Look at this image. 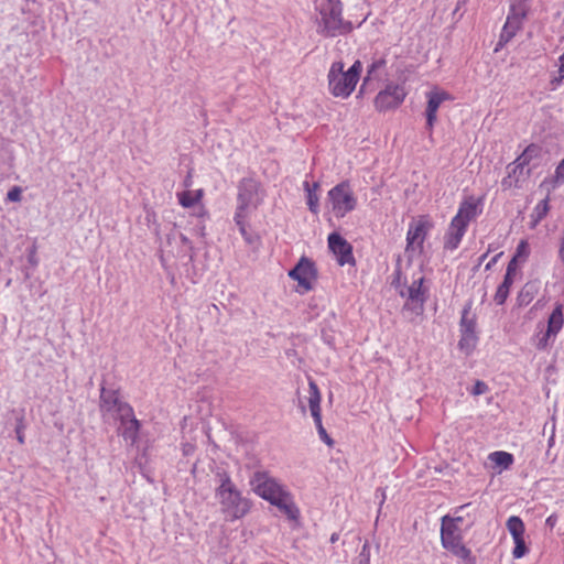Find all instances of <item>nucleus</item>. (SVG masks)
<instances>
[{
    "instance_id": "1",
    "label": "nucleus",
    "mask_w": 564,
    "mask_h": 564,
    "mask_svg": "<svg viewBox=\"0 0 564 564\" xmlns=\"http://www.w3.org/2000/svg\"><path fill=\"white\" fill-rule=\"evenodd\" d=\"M317 33L325 37L349 34L354 25L343 17V4L339 0H317Z\"/></svg>"
},
{
    "instance_id": "2",
    "label": "nucleus",
    "mask_w": 564,
    "mask_h": 564,
    "mask_svg": "<svg viewBox=\"0 0 564 564\" xmlns=\"http://www.w3.org/2000/svg\"><path fill=\"white\" fill-rule=\"evenodd\" d=\"M362 64L356 61L348 70L344 72V63L334 62L328 70V88L334 97L348 98L355 90L360 78Z\"/></svg>"
},
{
    "instance_id": "3",
    "label": "nucleus",
    "mask_w": 564,
    "mask_h": 564,
    "mask_svg": "<svg viewBox=\"0 0 564 564\" xmlns=\"http://www.w3.org/2000/svg\"><path fill=\"white\" fill-rule=\"evenodd\" d=\"M480 199L473 196L466 198L459 206L456 216L452 219L445 236L444 248L454 250L458 247L466 232L468 224L476 218Z\"/></svg>"
},
{
    "instance_id": "4",
    "label": "nucleus",
    "mask_w": 564,
    "mask_h": 564,
    "mask_svg": "<svg viewBox=\"0 0 564 564\" xmlns=\"http://www.w3.org/2000/svg\"><path fill=\"white\" fill-rule=\"evenodd\" d=\"M220 511L228 521H236L247 516L251 509V501L242 495L237 486L221 492H216Z\"/></svg>"
},
{
    "instance_id": "5",
    "label": "nucleus",
    "mask_w": 564,
    "mask_h": 564,
    "mask_svg": "<svg viewBox=\"0 0 564 564\" xmlns=\"http://www.w3.org/2000/svg\"><path fill=\"white\" fill-rule=\"evenodd\" d=\"M424 276H419L412 281L410 285H403L399 293L402 297H406V302L402 307L403 314L410 315V321L421 316L424 312V303L426 301V289L423 288Z\"/></svg>"
},
{
    "instance_id": "6",
    "label": "nucleus",
    "mask_w": 564,
    "mask_h": 564,
    "mask_svg": "<svg viewBox=\"0 0 564 564\" xmlns=\"http://www.w3.org/2000/svg\"><path fill=\"white\" fill-rule=\"evenodd\" d=\"M328 199L332 204V210L337 218L345 217L357 206L355 197L348 182H341L328 192Z\"/></svg>"
},
{
    "instance_id": "7",
    "label": "nucleus",
    "mask_w": 564,
    "mask_h": 564,
    "mask_svg": "<svg viewBox=\"0 0 564 564\" xmlns=\"http://www.w3.org/2000/svg\"><path fill=\"white\" fill-rule=\"evenodd\" d=\"M237 213H248L249 208L257 209L262 202L260 184L253 178H243L238 186Z\"/></svg>"
},
{
    "instance_id": "8",
    "label": "nucleus",
    "mask_w": 564,
    "mask_h": 564,
    "mask_svg": "<svg viewBox=\"0 0 564 564\" xmlns=\"http://www.w3.org/2000/svg\"><path fill=\"white\" fill-rule=\"evenodd\" d=\"M251 485L253 486L254 492L268 500L271 505L288 492L275 479L269 477L265 473H256L251 479Z\"/></svg>"
},
{
    "instance_id": "9",
    "label": "nucleus",
    "mask_w": 564,
    "mask_h": 564,
    "mask_svg": "<svg viewBox=\"0 0 564 564\" xmlns=\"http://www.w3.org/2000/svg\"><path fill=\"white\" fill-rule=\"evenodd\" d=\"M117 419L120 422L118 427L119 435H121L130 446H134L139 440L141 423L135 417L132 406L123 405L120 410V416Z\"/></svg>"
},
{
    "instance_id": "10",
    "label": "nucleus",
    "mask_w": 564,
    "mask_h": 564,
    "mask_svg": "<svg viewBox=\"0 0 564 564\" xmlns=\"http://www.w3.org/2000/svg\"><path fill=\"white\" fill-rule=\"evenodd\" d=\"M404 87L397 84H388L375 98V106L379 111H386L400 106L405 98Z\"/></svg>"
},
{
    "instance_id": "11",
    "label": "nucleus",
    "mask_w": 564,
    "mask_h": 564,
    "mask_svg": "<svg viewBox=\"0 0 564 564\" xmlns=\"http://www.w3.org/2000/svg\"><path fill=\"white\" fill-rule=\"evenodd\" d=\"M310 397H308V405L311 410V414L314 419L316 429L321 438L329 446L333 445V440L327 434L326 430L322 424V414H321V392L315 381L310 380Z\"/></svg>"
},
{
    "instance_id": "12",
    "label": "nucleus",
    "mask_w": 564,
    "mask_h": 564,
    "mask_svg": "<svg viewBox=\"0 0 564 564\" xmlns=\"http://www.w3.org/2000/svg\"><path fill=\"white\" fill-rule=\"evenodd\" d=\"M289 276L297 281L299 285L304 288L305 291H310L313 289L312 280L317 278L315 263L302 257L297 264L289 272Z\"/></svg>"
},
{
    "instance_id": "13",
    "label": "nucleus",
    "mask_w": 564,
    "mask_h": 564,
    "mask_svg": "<svg viewBox=\"0 0 564 564\" xmlns=\"http://www.w3.org/2000/svg\"><path fill=\"white\" fill-rule=\"evenodd\" d=\"M441 541L444 549L463 560L464 564H475V558L471 556L470 550L463 543L462 534L455 535L449 530L441 532Z\"/></svg>"
},
{
    "instance_id": "14",
    "label": "nucleus",
    "mask_w": 564,
    "mask_h": 564,
    "mask_svg": "<svg viewBox=\"0 0 564 564\" xmlns=\"http://www.w3.org/2000/svg\"><path fill=\"white\" fill-rule=\"evenodd\" d=\"M328 247L332 250V252L337 257L339 265L355 264L352 247L339 234L332 232L328 236Z\"/></svg>"
},
{
    "instance_id": "15",
    "label": "nucleus",
    "mask_w": 564,
    "mask_h": 564,
    "mask_svg": "<svg viewBox=\"0 0 564 564\" xmlns=\"http://www.w3.org/2000/svg\"><path fill=\"white\" fill-rule=\"evenodd\" d=\"M427 107H426V126L432 130L437 117L436 112L444 100L451 99V96L446 91H431L427 94Z\"/></svg>"
},
{
    "instance_id": "16",
    "label": "nucleus",
    "mask_w": 564,
    "mask_h": 564,
    "mask_svg": "<svg viewBox=\"0 0 564 564\" xmlns=\"http://www.w3.org/2000/svg\"><path fill=\"white\" fill-rule=\"evenodd\" d=\"M123 405H130L123 402L119 398V393L116 390H107L101 388L100 391V409L106 412H116L117 417L120 416V410Z\"/></svg>"
},
{
    "instance_id": "17",
    "label": "nucleus",
    "mask_w": 564,
    "mask_h": 564,
    "mask_svg": "<svg viewBox=\"0 0 564 564\" xmlns=\"http://www.w3.org/2000/svg\"><path fill=\"white\" fill-rule=\"evenodd\" d=\"M273 506H275L288 519L297 521L300 518V510L293 502V499L289 492L278 499Z\"/></svg>"
},
{
    "instance_id": "18",
    "label": "nucleus",
    "mask_w": 564,
    "mask_h": 564,
    "mask_svg": "<svg viewBox=\"0 0 564 564\" xmlns=\"http://www.w3.org/2000/svg\"><path fill=\"white\" fill-rule=\"evenodd\" d=\"M426 236V224L424 221H419L414 226H411L409 228L408 235H406V249L410 247H413L415 243L421 248L423 245V241Z\"/></svg>"
},
{
    "instance_id": "19",
    "label": "nucleus",
    "mask_w": 564,
    "mask_h": 564,
    "mask_svg": "<svg viewBox=\"0 0 564 564\" xmlns=\"http://www.w3.org/2000/svg\"><path fill=\"white\" fill-rule=\"evenodd\" d=\"M387 61L384 57H378L372 61V63L369 65L367 75L364 78L362 85L360 87L359 94H364L366 86L368 83H370L372 79H377L381 75V70L386 68Z\"/></svg>"
},
{
    "instance_id": "20",
    "label": "nucleus",
    "mask_w": 564,
    "mask_h": 564,
    "mask_svg": "<svg viewBox=\"0 0 564 564\" xmlns=\"http://www.w3.org/2000/svg\"><path fill=\"white\" fill-rule=\"evenodd\" d=\"M471 302H468L460 318V334L477 335L476 333V316L470 314Z\"/></svg>"
},
{
    "instance_id": "21",
    "label": "nucleus",
    "mask_w": 564,
    "mask_h": 564,
    "mask_svg": "<svg viewBox=\"0 0 564 564\" xmlns=\"http://www.w3.org/2000/svg\"><path fill=\"white\" fill-rule=\"evenodd\" d=\"M564 323L563 306L557 304L547 321L546 336H556Z\"/></svg>"
},
{
    "instance_id": "22",
    "label": "nucleus",
    "mask_w": 564,
    "mask_h": 564,
    "mask_svg": "<svg viewBox=\"0 0 564 564\" xmlns=\"http://www.w3.org/2000/svg\"><path fill=\"white\" fill-rule=\"evenodd\" d=\"M520 29H521V24H519L518 22H512V20L511 21L507 20L502 28V31H501L499 41L497 43V46L495 48V52H498L507 43H509Z\"/></svg>"
},
{
    "instance_id": "23",
    "label": "nucleus",
    "mask_w": 564,
    "mask_h": 564,
    "mask_svg": "<svg viewBox=\"0 0 564 564\" xmlns=\"http://www.w3.org/2000/svg\"><path fill=\"white\" fill-rule=\"evenodd\" d=\"M10 414H12L15 420L14 431H15V435H17V441L19 442V444L23 445L25 443L24 430L26 427L25 411H24V409H12V410H10Z\"/></svg>"
},
{
    "instance_id": "24",
    "label": "nucleus",
    "mask_w": 564,
    "mask_h": 564,
    "mask_svg": "<svg viewBox=\"0 0 564 564\" xmlns=\"http://www.w3.org/2000/svg\"><path fill=\"white\" fill-rule=\"evenodd\" d=\"M528 8L525 3L520 2L519 0H514V2L510 6V12L507 17V20L512 22H518L522 25V22L527 15Z\"/></svg>"
},
{
    "instance_id": "25",
    "label": "nucleus",
    "mask_w": 564,
    "mask_h": 564,
    "mask_svg": "<svg viewBox=\"0 0 564 564\" xmlns=\"http://www.w3.org/2000/svg\"><path fill=\"white\" fill-rule=\"evenodd\" d=\"M215 478L217 481V487L215 488V494L225 491V490L230 489L236 486L235 482L232 481L230 475L225 469L218 468L215 473Z\"/></svg>"
},
{
    "instance_id": "26",
    "label": "nucleus",
    "mask_w": 564,
    "mask_h": 564,
    "mask_svg": "<svg viewBox=\"0 0 564 564\" xmlns=\"http://www.w3.org/2000/svg\"><path fill=\"white\" fill-rule=\"evenodd\" d=\"M513 283V279L509 275L503 276L502 283L498 286L497 292L495 294V302L497 305L505 304L506 300L508 299L510 288Z\"/></svg>"
},
{
    "instance_id": "27",
    "label": "nucleus",
    "mask_w": 564,
    "mask_h": 564,
    "mask_svg": "<svg viewBox=\"0 0 564 564\" xmlns=\"http://www.w3.org/2000/svg\"><path fill=\"white\" fill-rule=\"evenodd\" d=\"M304 187L307 192V205L313 214L318 213V196L315 191L319 187L318 183H313L312 187L308 182H304Z\"/></svg>"
},
{
    "instance_id": "28",
    "label": "nucleus",
    "mask_w": 564,
    "mask_h": 564,
    "mask_svg": "<svg viewBox=\"0 0 564 564\" xmlns=\"http://www.w3.org/2000/svg\"><path fill=\"white\" fill-rule=\"evenodd\" d=\"M507 529L512 535L513 540L522 538L524 534V523L523 521L517 517L512 516L507 521Z\"/></svg>"
},
{
    "instance_id": "29",
    "label": "nucleus",
    "mask_w": 564,
    "mask_h": 564,
    "mask_svg": "<svg viewBox=\"0 0 564 564\" xmlns=\"http://www.w3.org/2000/svg\"><path fill=\"white\" fill-rule=\"evenodd\" d=\"M477 341H478L477 335L460 334L458 347L466 355H469L475 349Z\"/></svg>"
},
{
    "instance_id": "30",
    "label": "nucleus",
    "mask_w": 564,
    "mask_h": 564,
    "mask_svg": "<svg viewBox=\"0 0 564 564\" xmlns=\"http://www.w3.org/2000/svg\"><path fill=\"white\" fill-rule=\"evenodd\" d=\"M489 458L497 466H500L505 469L509 468L513 463V456L507 452H494L490 454Z\"/></svg>"
},
{
    "instance_id": "31",
    "label": "nucleus",
    "mask_w": 564,
    "mask_h": 564,
    "mask_svg": "<svg viewBox=\"0 0 564 564\" xmlns=\"http://www.w3.org/2000/svg\"><path fill=\"white\" fill-rule=\"evenodd\" d=\"M540 148L535 144H530L523 153L517 159V162H519L520 166H523L525 164H529V162L532 160L533 156H536L539 154Z\"/></svg>"
},
{
    "instance_id": "32",
    "label": "nucleus",
    "mask_w": 564,
    "mask_h": 564,
    "mask_svg": "<svg viewBox=\"0 0 564 564\" xmlns=\"http://www.w3.org/2000/svg\"><path fill=\"white\" fill-rule=\"evenodd\" d=\"M534 296V286L527 283L518 295L519 305H528Z\"/></svg>"
},
{
    "instance_id": "33",
    "label": "nucleus",
    "mask_w": 564,
    "mask_h": 564,
    "mask_svg": "<svg viewBox=\"0 0 564 564\" xmlns=\"http://www.w3.org/2000/svg\"><path fill=\"white\" fill-rule=\"evenodd\" d=\"M202 197V191H198L196 195H193L191 192H183L180 195V204L183 207H192L196 204V202Z\"/></svg>"
},
{
    "instance_id": "34",
    "label": "nucleus",
    "mask_w": 564,
    "mask_h": 564,
    "mask_svg": "<svg viewBox=\"0 0 564 564\" xmlns=\"http://www.w3.org/2000/svg\"><path fill=\"white\" fill-rule=\"evenodd\" d=\"M549 212V197L541 200L533 210L534 223L541 221Z\"/></svg>"
},
{
    "instance_id": "35",
    "label": "nucleus",
    "mask_w": 564,
    "mask_h": 564,
    "mask_svg": "<svg viewBox=\"0 0 564 564\" xmlns=\"http://www.w3.org/2000/svg\"><path fill=\"white\" fill-rule=\"evenodd\" d=\"M247 216H248V213H237L236 212V214H235V223L238 226L241 236L250 243L251 239H250V237H249V235L247 232L246 221H245Z\"/></svg>"
},
{
    "instance_id": "36",
    "label": "nucleus",
    "mask_w": 564,
    "mask_h": 564,
    "mask_svg": "<svg viewBox=\"0 0 564 564\" xmlns=\"http://www.w3.org/2000/svg\"><path fill=\"white\" fill-rule=\"evenodd\" d=\"M452 531L453 534L455 535H458L460 534V530L458 528V524L455 523L454 521H452V518L451 516H444L442 518V528H441V532H445V531Z\"/></svg>"
},
{
    "instance_id": "37",
    "label": "nucleus",
    "mask_w": 564,
    "mask_h": 564,
    "mask_svg": "<svg viewBox=\"0 0 564 564\" xmlns=\"http://www.w3.org/2000/svg\"><path fill=\"white\" fill-rule=\"evenodd\" d=\"M514 549L512 551V555L514 558H520L525 555L528 552V547L525 546V542L523 536L514 540Z\"/></svg>"
},
{
    "instance_id": "38",
    "label": "nucleus",
    "mask_w": 564,
    "mask_h": 564,
    "mask_svg": "<svg viewBox=\"0 0 564 564\" xmlns=\"http://www.w3.org/2000/svg\"><path fill=\"white\" fill-rule=\"evenodd\" d=\"M359 564H370V550H369V543L366 541L362 550L359 554Z\"/></svg>"
},
{
    "instance_id": "39",
    "label": "nucleus",
    "mask_w": 564,
    "mask_h": 564,
    "mask_svg": "<svg viewBox=\"0 0 564 564\" xmlns=\"http://www.w3.org/2000/svg\"><path fill=\"white\" fill-rule=\"evenodd\" d=\"M21 193H22L21 188L19 186H14L8 192L7 199L10 202H20Z\"/></svg>"
},
{
    "instance_id": "40",
    "label": "nucleus",
    "mask_w": 564,
    "mask_h": 564,
    "mask_svg": "<svg viewBox=\"0 0 564 564\" xmlns=\"http://www.w3.org/2000/svg\"><path fill=\"white\" fill-rule=\"evenodd\" d=\"M488 390V387L487 384L484 382V381H480V380H477L474 384V388H473V391L471 393L474 395H480V394H484L486 393Z\"/></svg>"
},
{
    "instance_id": "41",
    "label": "nucleus",
    "mask_w": 564,
    "mask_h": 564,
    "mask_svg": "<svg viewBox=\"0 0 564 564\" xmlns=\"http://www.w3.org/2000/svg\"><path fill=\"white\" fill-rule=\"evenodd\" d=\"M516 271H517V256H513V258L509 261V263L507 265V271H506L505 275H509L510 278L513 279Z\"/></svg>"
},
{
    "instance_id": "42",
    "label": "nucleus",
    "mask_w": 564,
    "mask_h": 564,
    "mask_svg": "<svg viewBox=\"0 0 564 564\" xmlns=\"http://www.w3.org/2000/svg\"><path fill=\"white\" fill-rule=\"evenodd\" d=\"M528 243L524 240H521L520 243L517 247V252L514 256L518 257H528Z\"/></svg>"
},
{
    "instance_id": "43",
    "label": "nucleus",
    "mask_w": 564,
    "mask_h": 564,
    "mask_svg": "<svg viewBox=\"0 0 564 564\" xmlns=\"http://www.w3.org/2000/svg\"><path fill=\"white\" fill-rule=\"evenodd\" d=\"M552 336H546V332L543 333L539 339H538V343H536V348L540 349V350H544L547 345H549V339L551 338Z\"/></svg>"
},
{
    "instance_id": "44",
    "label": "nucleus",
    "mask_w": 564,
    "mask_h": 564,
    "mask_svg": "<svg viewBox=\"0 0 564 564\" xmlns=\"http://www.w3.org/2000/svg\"><path fill=\"white\" fill-rule=\"evenodd\" d=\"M556 182H564V159L560 162L555 170Z\"/></svg>"
},
{
    "instance_id": "45",
    "label": "nucleus",
    "mask_w": 564,
    "mask_h": 564,
    "mask_svg": "<svg viewBox=\"0 0 564 564\" xmlns=\"http://www.w3.org/2000/svg\"><path fill=\"white\" fill-rule=\"evenodd\" d=\"M28 261L33 267L37 265L39 261H37V257H36V246H35V243L30 249V252H29V256H28Z\"/></svg>"
},
{
    "instance_id": "46",
    "label": "nucleus",
    "mask_w": 564,
    "mask_h": 564,
    "mask_svg": "<svg viewBox=\"0 0 564 564\" xmlns=\"http://www.w3.org/2000/svg\"><path fill=\"white\" fill-rule=\"evenodd\" d=\"M469 507V503L467 505H464V506H460L456 511H455V516L454 517H451L452 518V521H454L455 523H460L463 522L464 520V517L462 514H457L458 512H462L464 509L468 508Z\"/></svg>"
},
{
    "instance_id": "47",
    "label": "nucleus",
    "mask_w": 564,
    "mask_h": 564,
    "mask_svg": "<svg viewBox=\"0 0 564 564\" xmlns=\"http://www.w3.org/2000/svg\"><path fill=\"white\" fill-rule=\"evenodd\" d=\"M556 522H557V516H556V514H554V513H553V514H551V516L546 519V521H545L546 525H547V527H550L551 529H553V528L555 527Z\"/></svg>"
},
{
    "instance_id": "48",
    "label": "nucleus",
    "mask_w": 564,
    "mask_h": 564,
    "mask_svg": "<svg viewBox=\"0 0 564 564\" xmlns=\"http://www.w3.org/2000/svg\"><path fill=\"white\" fill-rule=\"evenodd\" d=\"M392 284L397 289L401 288V271L400 270H397L395 278L393 279Z\"/></svg>"
},
{
    "instance_id": "49",
    "label": "nucleus",
    "mask_w": 564,
    "mask_h": 564,
    "mask_svg": "<svg viewBox=\"0 0 564 564\" xmlns=\"http://www.w3.org/2000/svg\"><path fill=\"white\" fill-rule=\"evenodd\" d=\"M558 72L561 74V78H564V53L560 56Z\"/></svg>"
},
{
    "instance_id": "50",
    "label": "nucleus",
    "mask_w": 564,
    "mask_h": 564,
    "mask_svg": "<svg viewBox=\"0 0 564 564\" xmlns=\"http://www.w3.org/2000/svg\"><path fill=\"white\" fill-rule=\"evenodd\" d=\"M377 495H380V506L383 505L384 500H386V491L383 488H378L377 491H376Z\"/></svg>"
},
{
    "instance_id": "51",
    "label": "nucleus",
    "mask_w": 564,
    "mask_h": 564,
    "mask_svg": "<svg viewBox=\"0 0 564 564\" xmlns=\"http://www.w3.org/2000/svg\"><path fill=\"white\" fill-rule=\"evenodd\" d=\"M502 254V252L498 253L497 256H495L486 265V269H490L498 260V258Z\"/></svg>"
},
{
    "instance_id": "52",
    "label": "nucleus",
    "mask_w": 564,
    "mask_h": 564,
    "mask_svg": "<svg viewBox=\"0 0 564 564\" xmlns=\"http://www.w3.org/2000/svg\"><path fill=\"white\" fill-rule=\"evenodd\" d=\"M501 185H502L503 187H507V186H510V185H511L510 175H509L507 178H503V180H502Z\"/></svg>"
},
{
    "instance_id": "53",
    "label": "nucleus",
    "mask_w": 564,
    "mask_h": 564,
    "mask_svg": "<svg viewBox=\"0 0 564 564\" xmlns=\"http://www.w3.org/2000/svg\"><path fill=\"white\" fill-rule=\"evenodd\" d=\"M338 539H339V534H338V533H333V534L330 535V543H335V542H337V541H338Z\"/></svg>"
},
{
    "instance_id": "54",
    "label": "nucleus",
    "mask_w": 564,
    "mask_h": 564,
    "mask_svg": "<svg viewBox=\"0 0 564 564\" xmlns=\"http://www.w3.org/2000/svg\"><path fill=\"white\" fill-rule=\"evenodd\" d=\"M560 80H561V78H554V79H552V80H551V83H552V84H558V83H560Z\"/></svg>"
},
{
    "instance_id": "55",
    "label": "nucleus",
    "mask_w": 564,
    "mask_h": 564,
    "mask_svg": "<svg viewBox=\"0 0 564 564\" xmlns=\"http://www.w3.org/2000/svg\"><path fill=\"white\" fill-rule=\"evenodd\" d=\"M182 241L186 243L188 242V239L185 236H182Z\"/></svg>"
},
{
    "instance_id": "56",
    "label": "nucleus",
    "mask_w": 564,
    "mask_h": 564,
    "mask_svg": "<svg viewBox=\"0 0 564 564\" xmlns=\"http://www.w3.org/2000/svg\"><path fill=\"white\" fill-rule=\"evenodd\" d=\"M518 167H521L519 164L518 166H514L513 172H517Z\"/></svg>"
},
{
    "instance_id": "57",
    "label": "nucleus",
    "mask_w": 564,
    "mask_h": 564,
    "mask_svg": "<svg viewBox=\"0 0 564 564\" xmlns=\"http://www.w3.org/2000/svg\"><path fill=\"white\" fill-rule=\"evenodd\" d=\"M518 167H521L519 164L518 166H514L513 172H517Z\"/></svg>"
},
{
    "instance_id": "58",
    "label": "nucleus",
    "mask_w": 564,
    "mask_h": 564,
    "mask_svg": "<svg viewBox=\"0 0 564 564\" xmlns=\"http://www.w3.org/2000/svg\"><path fill=\"white\" fill-rule=\"evenodd\" d=\"M488 253H484L481 257V260H484L487 257Z\"/></svg>"
},
{
    "instance_id": "59",
    "label": "nucleus",
    "mask_w": 564,
    "mask_h": 564,
    "mask_svg": "<svg viewBox=\"0 0 564 564\" xmlns=\"http://www.w3.org/2000/svg\"><path fill=\"white\" fill-rule=\"evenodd\" d=\"M519 1L522 2V3H525L527 0H519Z\"/></svg>"
}]
</instances>
